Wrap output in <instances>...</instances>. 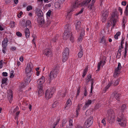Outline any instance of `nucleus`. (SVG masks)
I'll use <instances>...</instances> for the list:
<instances>
[{
    "label": "nucleus",
    "instance_id": "nucleus-8",
    "mask_svg": "<svg viewBox=\"0 0 128 128\" xmlns=\"http://www.w3.org/2000/svg\"><path fill=\"white\" fill-rule=\"evenodd\" d=\"M37 21L40 27H42L44 23V20L43 16L38 17Z\"/></svg>",
    "mask_w": 128,
    "mask_h": 128
},
{
    "label": "nucleus",
    "instance_id": "nucleus-53",
    "mask_svg": "<svg viewBox=\"0 0 128 128\" xmlns=\"http://www.w3.org/2000/svg\"><path fill=\"white\" fill-rule=\"evenodd\" d=\"M111 84V83L109 84H108L105 87L104 89V90L105 92L106 90L107 89L109 88Z\"/></svg>",
    "mask_w": 128,
    "mask_h": 128
},
{
    "label": "nucleus",
    "instance_id": "nucleus-3",
    "mask_svg": "<svg viewBox=\"0 0 128 128\" xmlns=\"http://www.w3.org/2000/svg\"><path fill=\"white\" fill-rule=\"evenodd\" d=\"M64 28L66 30L64 33L63 39L64 40H66L69 36V32L70 30V25L68 24H66L64 27Z\"/></svg>",
    "mask_w": 128,
    "mask_h": 128
},
{
    "label": "nucleus",
    "instance_id": "nucleus-52",
    "mask_svg": "<svg viewBox=\"0 0 128 128\" xmlns=\"http://www.w3.org/2000/svg\"><path fill=\"white\" fill-rule=\"evenodd\" d=\"M16 35L17 36L19 37H21L22 36V34L21 33L19 32H17L16 33Z\"/></svg>",
    "mask_w": 128,
    "mask_h": 128
},
{
    "label": "nucleus",
    "instance_id": "nucleus-11",
    "mask_svg": "<svg viewBox=\"0 0 128 128\" xmlns=\"http://www.w3.org/2000/svg\"><path fill=\"white\" fill-rule=\"evenodd\" d=\"M44 78L43 76H42L37 82L38 84L40 86H42V84L44 83Z\"/></svg>",
    "mask_w": 128,
    "mask_h": 128
},
{
    "label": "nucleus",
    "instance_id": "nucleus-39",
    "mask_svg": "<svg viewBox=\"0 0 128 128\" xmlns=\"http://www.w3.org/2000/svg\"><path fill=\"white\" fill-rule=\"evenodd\" d=\"M26 26L27 27V26H31V22L30 20H27L26 22Z\"/></svg>",
    "mask_w": 128,
    "mask_h": 128
},
{
    "label": "nucleus",
    "instance_id": "nucleus-15",
    "mask_svg": "<svg viewBox=\"0 0 128 128\" xmlns=\"http://www.w3.org/2000/svg\"><path fill=\"white\" fill-rule=\"evenodd\" d=\"M38 87L39 89L38 91V95L39 96H42L44 93L42 86H40V87Z\"/></svg>",
    "mask_w": 128,
    "mask_h": 128
},
{
    "label": "nucleus",
    "instance_id": "nucleus-51",
    "mask_svg": "<svg viewBox=\"0 0 128 128\" xmlns=\"http://www.w3.org/2000/svg\"><path fill=\"white\" fill-rule=\"evenodd\" d=\"M122 66H121L120 63V62H118V67L117 68H116L117 69V70H120Z\"/></svg>",
    "mask_w": 128,
    "mask_h": 128
},
{
    "label": "nucleus",
    "instance_id": "nucleus-32",
    "mask_svg": "<svg viewBox=\"0 0 128 128\" xmlns=\"http://www.w3.org/2000/svg\"><path fill=\"white\" fill-rule=\"evenodd\" d=\"M58 35H57L56 36L54 37L52 39L51 41L53 42H56L58 40Z\"/></svg>",
    "mask_w": 128,
    "mask_h": 128
},
{
    "label": "nucleus",
    "instance_id": "nucleus-50",
    "mask_svg": "<svg viewBox=\"0 0 128 128\" xmlns=\"http://www.w3.org/2000/svg\"><path fill=\"white\" fill-rule=\"evenodd\" d=\"M32 7L30 6H28L26 8L27 10L28 11H29L30 10H32Z\"/></svg>",
    "mask_w": 128,
    "mask_h": 128
},
{
    "label": "nucleus",
    "instance_id": "nucleus-42",
    "mask_svg": "<svg viewBox=\"0 0 128 128\" xmlns=\"http://www.w3.org/2000/svg\"><path fill=\"white\" fill-rule=\"evenodd\" d=\"M119 70H117L116 68L115 71L114 73V77H116L118 74V72Z\"/></svg>",
    "mask_w": 128,
    "mask_h": 128
},
{
    "label": "nucleus",
    "instance_id": "nucleus-59",
    "mask_svg": "<svg viewBox=\"0 0 128 128\" xmlns=\"http://www.w3.org/2000/svg\"><path fill=\"white\" fill-rule=\"evenodd\" d=\"M124 12L126 16H127L128 15V8H125Z\"/></svg>",
    "mask_w": 128,
    "mask_h": 128
},
{
    "label": "nucleus",
    "instance_id": "nucleus-44",
    "mask_svg": "<svg viewBox=\"0 0 128 128\" xmlns=\"http://www.w3.org/2000/svg\"><path fill=\"white\" fill-rule=\"evenodd\" d=\"M124 39L122 38V39L121 40V46H119V48H123V44L124 43Z\"/></svg>",
    "mask_w": 128,
    "mask_h": 128
},
{
    "label": "nucleus",
    "instance_id": "nucleus-21",
    "mask_svg": "<svg viewBox=\"0 0 128 128\" xmlns=\"http://www.w3.org/2000/svg\"><path fill=\"white\" fill-rule=\"evenodd\" d=\"M25 33L26 36V38H29L30 34L29 29L28 28H26L25 29Z\"/></svg>",
    "mask_w": 128,
    "mask_h": 128
},
{
    "label": "nucleus",
    "instance_id": "nucleus-22",
    "mask_svg": "<svg viewBox=\"0 0 128 128\" xmlns=\"http://www.w3.org/2000/svg\"><path fill=\"white\" fill-rule=\"evenodd\" d=\"M113 113L114 111L112 109H110L108 110L107 113L108 114V116L110 117L111 118L110 119V120H112V118H111V117L112 116V115L111 116V115Z\"/></svg>",
    "mask_w": 128,
    "mask_h": 128
},
{
    "label": "nucleus",
    "instance_id": "nucleus-28",
    "mask_svg": "<svg viewBox=\"0 0 128 128\" xmlns=\"http://www.w3.org/2000/svg\"><path fill=\"white\" fill-rule=\"evenodd\" d=\"M31 75H28V76L26 78L25 82H26L27 84H28L30 81V80L31 79Z\"/></svg>",
    "mask_w": 128,
    "mask_h": 128
},
{
    "label": "nucleus",
    "instance_id": "nucleus-20",
    "mask_svg": "<svg viewBox=\"0 0 128 128\" xmlns=\"http://www.w3.org/2000/svg\"><path fill=\"white\" fill-rule=\"evenodd\" d=\"M62 53L63 54L68 56L69 54V50L68 48H66Z\"/></svg>",
    "mask_w": 128,
    "mask_h": 128
},
{
    "label": "nucleus",
    "instance_id": "nucleus-29",
    "mask_svg": "<svg viewBox=\"0 0 128 128\" xmlns=\"http://www.w3.org/2000/svg\"><path fill=\"white\" fill-rule=\"evenodd\" d=\"M68 56L63 54L62 60L63 62H65L67 60Z\"/></svg>",
    "mask_w": 128,
    "mask_h": 128
},
{
    "label": "nucleus",
    "instance_id": "nucleus-60",
    "mask_svg": "<svg viewBox=\"0 0 128 128\" xmlns=\"http://www.w3.org/2000/svg\"><path fill=\"white\" fill-rule=\"evenodd\" d=\"M69 126H72V120L71 119H70L69 120Z\"/></svg>",
    "mask_w": 128,
    "mask_h": 128
},
{
    "label": "nucleus",
    "instance_id": "nucleus-55",
    "mask_svg": "<svg viewBox=\"0 0 128 128\" xmlns=\"http://www.w3.org/2000/svg\"><path fill=\"white\" fill-rule=\"evenodd\" d=\"M111 84V83L109 84H108L105 87L104 89V90L105 92L106 90L107 89L109 88Z\"/></svg>",
    "mask_w": 128,
    "mask_h": 128
},
{
    "label": "nucleus",
    "instance_id": "nucleus-6",
    "mask_svg": "<svg viewBox=\"0 0 128 128\" xmlns=\"http://www.w3.org/2000/svg\"><path fill=\"white\" fill-rule=\"evenodd\" d=\"M54 90L53 89L51 90V89L49 91L48 90H46V99L48 100L50 98L54 93Z\"/></svg>",
    "mask_w": 128,
    "mask_h": 128
},
{
    "label": "nucleus",
    "instance_id": "nucleus-41",
    "mask_svg": "<svg viewBox=\"0 0 128 128\" xmlns=\"http://www.w3.org/2000/svg\"><path fill=\"white\" fill-rule=\"evenodd\" d=\"M8 80L7 78H4L2 79V84H4L6 83V81Z\"/></svg>",
    "mask_w": 128,
    "mask_h": 128
},
{
    "label": "nucleus",
    "instance_id": "nucleus-34",
    "mask_svg": "<svg viewBox=\"0 0 128 128\" xmlns=\"http://www.w3.org/2000/svg\"><path fill=\"white\" fill-rule=\"evenodd\" d=\"M88 68L87 67L84 70V71L83 73V74L82 75V77L83 78H84L85 76H86L88 72Z\"/></svg>",
    "mask_w": 128,
    "mask_h": 128
},
{
    "label": "nucleus",
    "instance_id": "nucleus-13",
    "mask_svg": "<svg viewBox=\"0 0 128 128\" xmlns=\"http://www.w3.org/2000/svg\"><path fill=\"white\" fill-rule=\"evenodd\" d=\"M81 22L80 21H78L76 26V31L78 32H80L81 30V28L80 26Z\"/></svg>",
    "mask_w": 128,
    "mask_h": 128
},
{
    "label": "nucleus",
    "instance_id": "nucleus-27",
    "mask_svg": "<svg viewBox=\"0 0 128 128\" xmlns=\"http://www.w3.org/2000/svg\"><path fill=\"white\" fill-rule=\"evenodd\" d=\"M54 6L56 8L59 9H60L61 8L60 4L59 2H56L55 3Z\"/></svg>",
    "mask_w": 128,
    "mask_h": 128
},
{
    "label": "nucleus",
    "instance_id": "nucleus-24",
    "mask_svg": "<svg viewBox=\"0 0 128 128\" xmlns=\"http://www.w3.org/2000/svg\"><path fill=\"white\" fill-rule=\"evenodd\" d=\"M92 78V75L90 74H89L87 78L86 79V83L87 84L89 82L90 80H91V79Z\"/></svg>",
    "mask_w": 128,
    "mask_h": 128
},
{
    "label": "nucleus",
    "instance_id": "nucleus-30",
    "mask_svg": "<svg viewBox=\"0 0 128 128\" xmlns=\"http://www.w3.org/2000/svg\"><path fill=\"white\" fill-rule=\"evenodd\" d=\"M81 48V51L78 53V56L79 58H81L83 55V50L81 49L82 48V46H80Z\"/></svg>",
    "mask_w": 128,
    "mask_h": 128
},
{
    "label": "nucleus",
    "instance_id": "nucleus-40",
    "mask_svg": "<svg viewBox=\"0 0 128 128\" xmlns=\"http://www.w3.org/2000/svg\"><path fill=\"white\" fill-rule=\"evenodd\" d=\"M94 6V5L93 4H89L88 6V8H89L90 11H91L92 10V8Z\"/></svg>",
    "mask_w": 128,
    "mask_h": 128
},
{
    "label": "nucleus",
    "instance_id": "nucleus-19",
    "mask_svg": "<svg viewBox=\"0 0 128 128\" xmlns=\"http://www.w3.org/2000/svg\"><path fill=\"white\" fill-rule=\"evenodd\" d=\"M8 39L6 38L4 39V40L2 41V46H7V43L8 42Z\"/></svg>",
    "mask_w": 128,
    "mask_h": 128
},
{
    "label": "nucleus",
    "instance_id": "nucleus-25",
    "mask_svg": "<svg viewBox=\"0 0 128 128\" xmlns=\"http://www.w3.org/2000/svg\"><path fill=\"white\" fill-rule=\"evenodd\" d=\"M72 103L71 100L70 99H68L66 102L65 108L66 107L70 106L72 104Z\"/></svg>",
    "mask_w": 128,
    "mask_h": 128
},
{
    "label": "nucleus",
    "instance_id": "nucleus-16",
    "mask_svg": "<svg viewBox=\"0 0 128 128\" xmlns=\"http://www.w3.org/2000/svg\"><path fill=\"white\" fill-rule=\"evenodd\" d=\"M100 42L101 43H102L104 46H107V42L106 41V40L105 36H103L101 39Z\"/></svg>",
    "mask_w": 128,
    "mask_h": 128
},
{
    "label": "nucleus",
    "instance_id": "nucleus-58",
    "mask_svg": "<svg viewBox=\"0 0 128 128\" xmlns=\"http://www.w3.org/2000/svg\"><path fill=\"white\" fill-rule=\"evenodd\" d=\"M106 118H103L102 121V123L105 126L106 124V122L105 121V119Z\"/></svg>",
    "mask_w": 128,
    "mask_h": 128
},
{
    "label": "nucleus",
    "instance_id": "nucleus-64",
    "mask_svg": "<svg viewBox=\"0 0 128 128\" xmlns=\"http://www.w3.org/2000/svg\"><path fill=\"white\" fill-rule=\"evenodd\" d=\"M38 3L40 5H41L43 3V0H38Z\"/></svg>",
    "mask_w": 128,
    "mask_h": 128
},
{
    "label": "nucleus",
    "instance_id": "nucleus-17",
    "mask_svg": "<svg viewBox=\"0 0 128 128\" xmlns=\"http://www.w3.org/2000/svg\"><path fill=\"white\" fill-rule=\"evenodd\" d=\"M45 55L48 56H49L52 54V52L50 49H46L44 50V53Z\"/></svg>",
    "mask_w": 128,
    "mask_h": 128
},
{
    "label": "nucleus",
    "instance_id": "nucleus-43",
    "mask_svg": "<svg viewBox=\"0 0 128 128\" xmlns=\"http://www.w3.org/2000/svg\"><path fill=\"white\" fill-rule=\"evenodd\" d=\"M84 95L85 96H87V88L85 86L84 87Z\"/></svg>",
    "mask_w": 128,
    "mask_h": 128
},
{
    "label": "nucleus",
    "instance_id": "nucleus-9",
    "mask_svg": "<svg viewBox=\"0 0 128 128\" xmlns=\"http://www.w3.org/2000/svg\"><path fill=\"white\" fill-rule=\"evenodd\" d=\"M108 12L107 11H104L102 12V21L103 22H106V20L107 18L108 15Z\"/></svg>",
    "mask_w": 128,
    "mask_h": 128
},
{
    "label": "nucleus",
    "instance_id": "nucleus-31",
    "mask_svg": "<svg viewBox=\"0 0 128 128\" xmlns=\"http://www.w3.org/2000/svg\"><path fill=\"white\" fill-rule=\"evenodd\" d=\"M126 105L125 104H124L121 106L120 110L121 112H123L124 110H126Z\"/></svg>",
    "mask_w": 128,
    "mask_h": 128
},
{
    "label": "nucleus",
    "instance_id": "nucleus-62",
    "mask_svg": "<svg viewBox=\"0 0 128 128\" xmlns=\"http://www.w3.org/2000/svg\"><path fill=\"white\" fill-rule=\"evenodd\" d=\"M84 9V8H82L81 9V10L80 11L78 14H76V15H78V14L82 13L83 12Z\"/></svg>",
    "mask_w": 128,
    "mask_h": 128
},
{
    "label": "nucleus",
    "instance_id": "nucleus-1",
    "mask_svg": "<svg viewBox=\"0 0 128 128\" xmlns=\"http://www.w3.org/2000/svg\"><path fill=\"white\" fill-rule=\"evenodd\" d=\"M118 18L117 14L114 12L111 16L110 20L108 21L107 25L108 27L111 26H112V28H113L116 24V22L118 21Z\"/></svg>",
    "mask_w": 128,
    "mask_h": 128
},
{
    "label": "nucleus",
    "instance_id": "nucleus-46",
    "mask_svg": "<svg viewBox=\"0 0 128 128\" xmlns=\"http://www.w3.org/2000/svg\"><path fill=\"white\" fill-rule=\"evenodd\" d=\"M2 47L3 48L2 49V52L3 53L5 54L6 53V51L7 50V48L6 46H2Z\"/></svg>",
    "mask_w": 128,
    "mask_h": 128
},
{
    "label": "nucleus",
    "instance_id": "nucleus-61",
    "mask_svg": "<svg viewBox=\"0 0 128 128\" xmlns=\"http://www.w3.org/2000/svg\"><path fill=\"white\" fill-rule=\"evenodd\" d=\"M18 106H17L16 108L14 109L13 110V112L14 113L15 112H16L18 111Z\"/></svg>",
    "mask_w": 128,
    "mask_h": 128
},
{
    "label": "nucleus",
    "instance_id": "nucleus-45",
    "mask_svg": "<svg viewBox=\"0 0 128 128\" xmlns=\"http://www.w3.org/2000/svg\"><path fill=\"white\" fill-rule=\"evenodd\" d=\"M120 32H117L116 34L115 35L114 37L115 39H117L118 38V36L120 35Z\"/></svg>",
    "mask_w": 128,
    "mask_h": 128
},
{
    "label": "nucleus",
    "instance_id": "nucleus-18",
    "mask_svg": "<svg viewBox=\"0 0 128 128\" xmlns=\"http://www.w3.org/2000/svg\"><path fill=\"white\" fill-rule=\"evenodd\" d=\"M106 60H104V62H103L102 61V60H100V62L98 63V70H100V66L101 64H102V63H103V66H102L104 65L106 63Z\"/></svg>",
    "mask_w": 128,
    "mask_h": 128
},
{
    "label": "nucleus",
    "instance_id": "nucleus-36",
    "mask_svg": "<svg viewBox=\"0 0 128 128\" xmlns=\"http://www.w3.org/2000/svg\"><path fill=\"white\" fill-rule=\"evenodd\" d=\"M92 101L91 100H88L87 102H86L85 104L87 105L88 106L91 104Z\"/></svg>",
    "mask_w": 128,
    "mask_h": 128
},
{
    "label": "nucleus",
    "instance_id": "nucleus-48",
    "mask_svg": "<svg viewBox=\"0 0 128 128\" xmlns=\"http://www.w3.org/2000/svg\"><path fill=\"white\" fill-rule=\"evenodd\" d=\"M10 24H11V26L12 28L14 27L15 26V22L14 21H11L10 22Z\"/></svg>",
    "mask_w": 128,
    "mask_h": 128
},
{
    "label": "nucleus",
    "instance_id": "nucleus-57",
    "mask_svg": "<svg viewBox=\"0 0 128 128\" xmlns=\"http://www.w3.org/2000/svg\"><path fill=\"white\" fill-rule=\"evenodd\" d=\"M83 36H82L81 34H80V36L79 37V38H78V40L79 42L81 41L83 38Z\"/></svg>",
    "mask_w": 128,
    "mask_h": 128
},
{
    "label": "nucleus",
    "instance_id": "nucleus-33",
    "mask_svg": "<svg viewBox=\"0 0 128 128\" xmlns=\"http://www.w3.org/2000/svg\"><path fill=\"white\" fill-rule=\"evenodd\" d=\"M121 52V49L119 48L116 56V58L118 59H119L120 57Z\"/></svg>",
    "mask_w": 128,
    "mask_h": 128
},
{
    "label": "nucleus",
    "instance_id": "nucleus-37",
    "mask_svg": "<svg viewBox=\"0 0 128 128\" xmlns=\"http://www.w3.org/2000/svg\"><path fill=\"white\" fill-rule=\"evenodd\" d=\"M67 122V120L66 119H63L62 120V126H64Z\"/></svg>",
    "mask_w": 128,
    "mask_h": 128
},
{
    "label": "nucleus",
    "instance_id": "nucleus-7",
    "mask_svg": "<svg viewBox=\"0 0 128 128\" xmlns=\"http://www.w3.org/2000/svg\"><path fill=\"white\" fill-rule=\"evenodd\" d=\"M119 122V124L121 126L124 127L126 125V121L125 120H124L122 116L120 118H118L117 120Z\"/></svg>",
    "mask_w": 128,
    "mask_h": 128
},
{
    "label": "nucleus",
    "instance_id": "nucleus-26",
    "mask_svg": "<svg viewBox=\"0 0 128 128\" xmlns=\"http://www.w3.org/2000/svg\"><path fill=\"white\" fill-rule=\"evenodd\" d=\"M126 22V18L125 17H124L123 18L122 20V26L124 28L125 27V24Z\"/></svg>",
    "mask_w": 128,
    "mask_h": 128
},
{
    "label": "nucleus",
    "instance_id": "nucleus-35",
    "mask_svg": "<svg viewBox=\"0 0 128 128\" xmlns=\"http://www.w3.org/2000/svg\"><path fill=\"white\" fill-rule=\"evenodd\" d=\"M10 96H8V98H9V100H10L11 101H12V98H13V96L12 94V91L11 90H10ZM10 102H11L10 101V100H9Z\"/></svg>",
    "mask_w": 128,
    "mask_h": 128
},
{
    "label": "nucleus",
    "instance_id": "nucleus-63",
    "mask_svg": "<svg viewBox=\"0 0 128 128\" xmlns=\"http://www.w3.org/2000/svg\"><path fill=\"white\" fill-rule=\"evenodd\" d=\"M51 11L49 10L46 14L47 16H50L51 14Z\"/></svg>",
    "mask_w": 128,
    "mask_h": 128
},
{
    "label": "nucleus",
    "instance_id": "nucleus-23",
    "mask_svg": "<svg viewBox=\"0 0 128 128\" xmlns=\"http://www.w3.org/2000/svg\"><path fill=\"white\" fill-rule=\"evenodd\" d=\"M78 0H76L75 3L73 5V7L74 8H76L78 6L81 5V3H80L79 2H77Z\"/></svg>",
    "mask_w": 128,
    "mask_h": 128
},
{
    "label": "nucleus",
    "instance_id": "nucleus-47",
    "mask_svg": "<svg viewBox=\"0 0 128 128\" xmlns=\"http://www.w3.org/2000/svg\"><path fill=\"white\" fill-rule=\"evenodd\" d=\"M120 82V80L119 79H118L114 83V86H116L117 85H118L119 82Z\"/></svg>",
    "mask_w": 128,
    "mask_h": 128
},
{
    "label": "nucleus",
    "instance_id": "nucleus-5",
    "mask_svg": "<svg viewBox=\"0 0 128 128\" xmlns=\"http://www.w3.org/2000/svg\"><path fill=\"white\" fill-rule=\"evenodd\" d=\"M93 117L90 116L86 120L84 124V126L85 128H87L90 126L93 123Z\"/></svg>",
    "mask_w": 128,
    "mask_h": 128
},
{
    "label": "nucleus",
    "instance_id": "nucleus-49",
    "mask_svg": "<svg viewBox=\"0 0 128 128\" xmlns=\"http://www.w3.org/2000/svg\"><path fill=\"white\" fill-rule=\"evenodd\" d=\"M14 72V71L13 70L11 71L10 75V78H12L14 77V75L13 74Z\"/></svg>",
    "mask_w": 128,
    "mask_h": 128
},
{
    "label": "nucleus",
    "instance_id": "nucleus-38",
    "mask_svg": "<svg viewBox=\"0 0 128 128\" xmlns=\"http://www.w3.org/2000/svg\"><path fill=\"white\" fill-rule=\"evenodd\" d=\"M27 83L25 81V82L22 83L20 85V87H21L22 88H24V87L26 86L27 84Z\"/></svg>",
    "mask_w": 128,
    "mask_h": 128
},
{
    "label": "nucleus",
    "instance_id": "nucleus-12",
    "mask_svg": "<svg viewBox=\"0 0 128 128\" xmlns=\"http://www.w3.org/2000/svg\"><path fill=\"white\" fill-rule=\"evenodd\" d=\"M36 11L37 16L38 17L43 16V13L40 9L39 8H36Z\"/></svg>",
    "mask_w": 128,
    "mask_h": 128
},
{
    "label": "nucleus",
    "instance_id": "nucleus-56",
    "mask_svg": "<svg viewBox=\"0 0 128 128\" xmlns=\"http://www.w3.org/2000/svg\"><path fill=\"white\" fill-rule=\"evenodd\" d=\"M111 84V83L109 84H108L105 87L104 89V90L105 92L106 90L107 89L109 88Z\"/></svg>",
    "mask_w": 128,
    "mask_h": 128
},
{
    "label": "nucleus",
    "instance_id": "nucleus-54",
    "mask_svg": "<svg viewBox=\"0 0 128 128\" xmlns=\"http://www.w3.org/2000/svg\"><path fill=\"white\" fill-rule=\"evenodd\" d=\"M111 84V83L109 84H108L105 87L104 89V90L105 92L106 90L107 89L109 88Z\"/></svg>",
    "mask_w": 128,
    "mask_h": 128
},
{
    "label": "nucleus",
    "instance_id": "nucleus-4",
    "mask_svg": "<svg viewBox=\"0 0 128 128\" xmlns=\"http://www.w3.org/2000/svg\"><path fill=\"white\" fill-rule=\"evenodd\" d=\"M33 68V66L32 63L27 64L25 70V72L27 76L31 75L32 72V69Z\"/></svg>",
    "mask_w": 128,
    "mask_h": 128
},
{
    "label": "nucleus",
    "instance_id": "nucleus-14",
    "mask_svg": "<svg viewBox=\"0 0 128 128\" xmlns=\"http://www.w3.org/2000/svg\"><path fill=\"white\" fill-rule=\"evenodd\" d=\"M91 0H85L81 2V6H87L89 4Z\"/></svg>",
    "mask_w": 128,
    "mask_h": 128
},
{
    "label": "nucleus",
    "instance_id": "nucleus-2",
    "mask_svg": "<svg viewBox=\"0 0 128 128\" xmlns=\"http://www.w3.org/2000/svg\"><path fill=\"white\" fill-rule=\"evenodd\" d=\"M59 69L58 67L56 66L50 72L48 78L49 80H51L54 78L56 77L58 72Z\"/></svg>",
    "mask_w": 128,
    "mask_h": 128
},
{
    "label": "nucleus",
    "instance_id": "nucleus-10",
    "mask_svg": "<svg viewBox=\"0 0 128 128\" xmlns=\"http://www.w3.org/2000/svg\"><path fill=\"white\" fill-rule=\"evenodd\" d=\"M121 94L118 92H115L113 93L112 95V96H114L115 98L118 100H119Z\"/></svg>",
    "mask_w": 128,
    "mask_h": 128
}]
</instances>
